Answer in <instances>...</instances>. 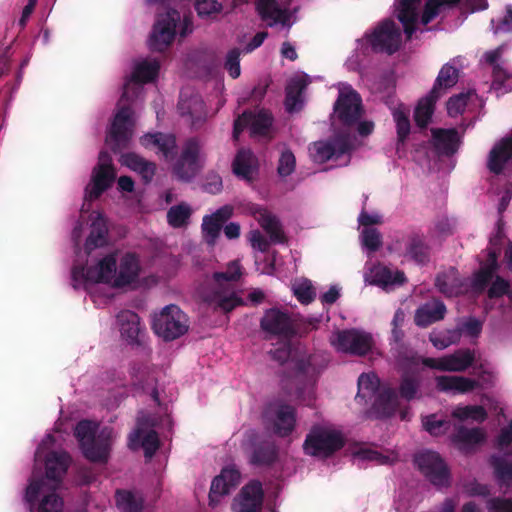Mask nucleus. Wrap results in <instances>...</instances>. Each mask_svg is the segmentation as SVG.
Wrapping results in <instances>:
<instances>
[{
    "label": "nucleus",
    "instance_id": "obj_1",
    "mask_svg": "<svg viewBox=\"0 0 512 512\" xmlns=\"http://www.w3.org/2000/svg\"><path fill=\"white\" fill-rule=\"evenodd\" d=\"M159 68L160 65L156 60H142L136 63L131 79L124 85L119 110L106 138V143L115 152L127 147L132 137V111L124 102L131 101L133 96L137 97L143 91L141 84L153 81Z\"/></svg>",
    "mask_w": 512,
    "mask_h": 512
},
{
    "label": "nucleus",
    "instance_id": "obj_2",
    "mask_svg": "<svg viewBox=\"0 0 512 512\" xmlns=\"http://www.w3.org/2000/svg\"><path fill=\"white\" fill-rule=\"evenodd\" d=\"M271 358L281 365L286 364L290 370L286 377L293 379L302 386L313 385L320 373L326 368L328 359L320 354L313 353L305 357L291 359V346L284 344L271 350Z\"/></svg>",
    "mask_w": 512,
    "mask_h": 512
},
{
    "label": "nucleus",
    "instance_id": "obj_3",
    "mask_svg": "<svg viewBox=\"0 0 512 512\" xmlns=\"http://www.w3.org/2000/svg\"><path fill=\"white\" fill-rule=\"evenodd\" d=\"M346 439L340 431L314 425L307 433L303 451L306 455L319 459H327L341 450Z\"/></svg>",
    "mask_w": 512,
    "mask_h": 512
},
{
    "label": "nucleus",
    "instance_id": "obj_4",
    "mask_svg": "<svg viewBox=\"0 0 512 512\" xmlns=\"http://www.w3.org/2000/svg\"><path fill=\"white\" fill-rule=\"evenodd\" d=\"M57 488V483L48 484L44 480H36L33 475L25 493L31 512H62L63 500L56 493Z\"/></svg>",
    "mask_w": 512,
    "mask_h": 512
},
{
    "label": "nucleus",
    "instance_id": "obj_5",
    "mask_svg": "<svg viewBox=\"0 0 512 512\" xmlns=\"http://www.w3.org/2000/svg\"><path fill=\"white\" fill-rule=\"evenodd\" d=\"M155 333L166 341L174 340L188 330V319L176 305H167L153 319Z\"/></svg>",
    "mask_w": 512,
    "mask_h": 512
},
{
    "label": "nucleus",
    "instance_id": "obj_6",
    "mask_svg": "<svg viewBox=\"0 0 512 512\" xmlns=\"http://www.w3.org/2000/svg\"><path fill=\"white\" fill-rule=\"evenodd\" d=\"M273 121V115L268 110L245 111L234 122L233 138L237 140L242 131L248 128L251 137L270 141L273 138Z\"/></svg>",
    "mask_w": 512,
    "mask_h": 512
},
{
    "label": "nucleus",
    "instance_id": "obj_7",
    "mask_svg": "<svg viewBox=\"0 0 512 512\" xmlns=\"http://www.w3.org/2000/svg\"><path fill=\"white\" fill-rule=\"evenodd\" d=\"M117 253H109L87 268L75 267L72 270L74 282L105 283L114 288Z\"/></svg>",
    "mask_w": 512,
    "mask_h": 512
},
{
    "label": "nucleus",
    "instance_id": "obj_8",
    "mask_svg": "<svg viewBox=\"0 0 512 512\" xmlns=\"http://www.w3.org/2000/svg\"><path fill=\"white\" fill-rule=\"evenodd\" d=\"M414 462L432 485L437 487L450 486V470L439 453L430 450L423 451L415 456Z\"/></svg>",
    "mask_w": 512,
    "mask_h": 512
},
{
    "label": "nucleus",
    "instance_id": "obj_9",
    "mask_svg": "<svg viewBox=\"0 0 512 512\" xmlns=\"http://www.w3.org/2000/svg\"><path fill=\"white\" fill-rule=\"evenodd\" d=\"M203 163L200 142L196 138L188 139L183 145L180 157L173 165V174L181 181H190L200 172Z\"/></svg>",
    "mask_w": 512,
    "mask_h": 512
},
{
    "label": "nucleus",
    "instance_id": "obj_10",
    "mask_svg": "<svg viewBox=\"0 0 512 512\" xmlns=\"http://www.w3.org/2000/svg\"><path fill=\"white\" fill-rule=\"evenodd\" d=\"M261 329L272 336L291 340L297 336V318L279 308H269L260 320Z\"/></svg>",
    "mask_w": 512,
    "mask_h": 512
},
{
    "label": "nucleus",
    "instance_id": "obj_11",
    "mask_svg": "<svg viewBox=\"0 0 512 512\" xmlns=\"http://www.w3.org/2000/svg\"><path fill=\"white\" fill-rule=\"evenodd\" d=\"M140 258L133 252H126L116 260L114 288L137 289L142 285Z\"/></svg>",
    "mask_w": 512,
    "mask_h": 512
},
{
    "label": "nucleus",
    "instance_id": "obj_12",
    "mask_svg": "<svg viewBox=\"0 0 512 512\" xmlns=\"http://www.w3.org/2000/svg\"><path fill=\"white\" fill-rule=\"evenodd\" d=\"M373 52L392 55L401 44V32L396 23L386 19L379 23L371 34L366 35Z\"/></svg>",
    "mask_w": 512,
    "mask_h": 512
},
{
    "label": "nucleus",
    "instance_id": "obj_13",
    "mask_svg": "<svg viewBox=\"0 0 512 512\" xmlns=\"http://www.w3.org/2000/svg\"><path fill=\"white\" fill-rule=\"evenodd\" d=\"M116 177L112 159L107 152H100L98 163L94 167L91 181L85 189V201L97 199L114 182Z\"/></svg>",
    "mask_w": 512,
    "mask_h": 512
},
{
    "label": "nucleus",
    "instance_id": "obj_14",
    "mask_svg": "<svg viewBox=\"0 0 512 512\" xmlns=\"http://www.w3.org/2000/svg\"><path fill=\"white\" fill-rule=\"evenodd\" d=\"M331 344L341 352L357 356L368 354L373 347V338L370 333L357 329L340 330L336 333Z\"/></svg>",
    "mask_w": 512,
    "mask_h": 512
},
{
    "label": "nucleus",
    "instance_id": "obj_15",
    "mask_svg": "<svg viewBox=\"0 0 512 512\" xmlns=\"http://www.w3.org/2000/svg\"><path fill=\"white\" fill-rule=\"evenodd\" d=\"M179 20V12L173 9L158 15L148 42L151 50L160 52L171 44L177 32Z\"/></svg>",
    "mask_w": 512,
    "mask_h": 512
},
{
    "label": "nucleus",
    "instance_id": "obj_16",
    "mask_svg": "<svg viewBox=\"0 0 512 512\" xmlns=\"http://www.w3.org/2000/svg\"><path fill=\"white\" fill-rule=\"evenodd\" d=\"M154 420L149 415H141L137 419V426L128 438V447L131 450L144 449L145 456L151 458L159 447L156 431L152 429Z\"/></svg>",
    "mask_w": 512,
    "mask_h": 512
},
{
    "label": "nucleus",
    "instance_id": "obj_17",
    "mask_svg": "<svg viewBox=\"0 0 512 512\" xmlns=\"http://www.w3.org/2000/svg\"><path fill=\"white\" fill-rule=\"evenodd\" d=\"M264 500L262 483L251 480L244 485L234 498L231 509L233 512H260Z\"/></svg>",
    "mask_w": 512,
    "mask_h": 512
},
{
    "label": "nucleus",
    "instance_id": "obj_18",
    "mask_svg": "<svg viewBox=\"0 0 512 512\" xmlns=\"http://www.w3.org/2000/svg\"><path fill=\"white\" fill-rule=\"evenodd\" d=\"M334 111L342 125L346 127L355 125L363 112L360 95L354 90L340 93L334 104Z\"/></svg>",
    "mask_w": 512,
    "mask_h": 512
},
{
    "label": "nucleus",
    "instance_id": "obj_19",
    "mask_svg": "<svg viewBox=\"0 0 512 512\" xmlns=\"http://www.w3.org/2000/svg\"><path fill=\"white\" fill-rule=\"evenodd\" d=\"M353 146L348 136L339 135L329 141H317L310 148L315 162L325 163L331 159L337 160L349 153Z\"/></svg>",
    "mask_w": 512,
    "mask_h": 512
},
{
    "label": "nucleus",
    "instance_id": "obj_20",
    "mask_svg": "<svg viewBox=\"0 0 512 512\" xmlns=\"http://www.w3.org/2000/svg\"><path fill=\"white\" fill-rule=\"evenodd\" d=\"M432 247L427 237L420 231H412L405 238L403 256L419 266L427 265L431 260Z\"/></svg>",
    "mask_w": 512,
    "mask_h": 512
},
{
    "label": "nucleus",
    "instance_id": "obj_21",
    "mask_svg": "<svg viewBox=\"0 0 512 512\" xmlns=\"http://www.w3.org/2000/svg\"><path fill=\"white\" fill-rule=\"evenodd\" d=\"M259 169V159L250 149H240L232 162L234 175L249 185L258 180Z\"/></svg>",
    "mask_w": 512,
    "mask_h": 512
},
{
    "label": "nucleus",
    "instance_id": "obj_22",
    "mask_svg": "<svg viewBox=\"0 0 512 512\" xmlns=\"http://www.w3.org/2000/svg\"><path fill=\"white\" fill-rule=\"evenodd\" d=\"M115 437L111 427L102 428L94 440L81 448L84 456L91 462L106 463Z\"/></svg>",
    "mask_w": 512,
    "mask_h": 512
},
{
    "label": "nucleus",
    "instance_id": "obj_23",
    "mask_svg": "<svg viewBox=\"0 0 512 512\" xmlns=\"http://www.w3.org/2000/svg\"><path fill=\"white\" fill-rule=\"evenodd\" d=\"M256 11L268 27H274L278 24L288 28L291 27V12L288 9L280 8L277 0H257Z\"/></svg>",
    "mask_w": 512,
    "mask_h": 512
},
{
    "label": "nucleus",
    "instance_id": "obj_24",
    "mask_svg": "<svg viewBox=\"0 0 512 512\" xmlns=\"http://www.w3.org/2000/svg\"><path fill=\"white\" fill-rule=\"evenodd\" d=\"M450 438L459 451L467 454L486 440V433L480 427L467 428L464 425H455V432Z\"/></svg>",
    "mask_w": 512,
    "mask_h": 512
},
{
    "label": "nucleus",
    "instance_id": "obj_25",
    "mask_svg": "<svg viewBox=\"0 0 512 512\" xmlns=\"http://www.w3.org/2000/svg\"><path fill=\"white\" fill-rule=\"evenodd\" d=\"M510 456L512 452L492 454L488 461L493 470V477L504 494L512 488V460L508 459Z\"/></svg>",
    "mask_w": 512,
    "mask_h": 512
},
{
    "label": "nucleus",
    "instance_id": "obj_26",
    "mask_svg": "<svg viewBox=\"0 0 512 512\" xmlns=\"http://www.w3.org/2000/svg\"><path fill=\"white\" fill-rule=\"evenodd\" d=\"M70 464V457L63 451H51L45 455L46 477L40 480L48 484L57 483L59 487L62 476L66 473Z\"/></svg>",
    "mask_w": 512,
    "mask_h": 512
},
{
    "label": "nucleus",
    "instance_id": "obj_27",
    "mask_svg": "<svg viewBox=\"0 0 512 512\" xmlns=\"http://www.w3.org/2000/svg\"><path fill=\"white\" fill-rule=\"evenodd\" d=\"M510 160H512V137H505L490 150L487 168L491 173L500 175Z\"/></svg>",
    "mask_w": 512,
    "mask_h": 512
},
{
    "label": "nucleus",
    "instance_id": "obj_28",
    "mask_svg": "<svg viewBox=\"0 0 512 512\" xmlns=\"http://www.w3.org/2000/svg\"><path fill=\"white\" fill-rule=\"evenodd\" d=\"M431 133L433 145L440 155L449 157L458 151L460 137L457 129L433 128Z\"/></svg>",
    "mask_w": 512,
    "mask_h": 512
},
{
    "label": "nucleus",
    "instance_id": "obj_29",
    "mask_svg": "<svg viewBox=\"0 0 512 512\" xmlns=\"http://www.w3.org/2000/svg\"><path fill=\"white\" fill-rule=\"evenodd\" d=\"M200 295L210 307L217 309L224 307V273H214L208 278L201 289Z\"/></svg>",
    "mask_w": 512,
    "mask_h": 512
},
{
    "label": "nucleus",
    "instance_id": "obj_30",
    "mask_svg": "<svg viewBox=\"0 0 512 512\" xmlns=\"http://www.w3.org/2000/svg\"><path fill=\"white\" fill-rule=\"evenodd\" d=\"M141 144L153 148L165 159H172L176 153V139L172 134L148 133L141 138Z\"/></svg>",
    "mask_w": 512,
    "mask_h": 512
},
{
    "label": "nucleus",
    "instance_id": "obj_31",
    "mask_svg": "<svg viewBox=\"0 0 512 512\" xmlns=\"http://www.w3.org/2000/svg\"><path fill=\"white\" fill-rule=\"evenodd\" d=\"M254 217L262 229L269 235L272 242H286V237L281 222L268 209L263 207L256 208L254 211Z\"/></svg>",
    "mask_w": 512,
    "mask_h": 512
},
{
    "label": "nucleus",
    "instance_id": "obj_32",
    "mask_svg": "<svg viewBox=\"0 0 512 512\" xmlns=\"http://www.w3.org/2000/svg\"><path fill=\"white\" fill-rule=\"evenodd\" d=\"M399 408V398L394 388H383L375 398L372 406L373 412L379 419L389 418Z\"/></svg>",
    "mask_w": 512,
    "mask_h": 512
},
{
    "label": "nucleus",
    "instance_id": "obj_33",
    "mask_svg": "<svg viewBox=\"0 0 512 512\" xmlns=\"http://www.w3.org/2000/svg\"><path fill=\"white\" fill-rule=\"evenodd\" d=\"M436 388L442 392L455 391L458 393H468L479 388V381L464 376H437Z\"/></svg>",
    "mask_w": 512,
    "mask_h": 512
},
{
    "label": "nucleus",
    "instance_id": "obj_34",
    "mask_svg": "<svg viewBox=\"0 0 512 512\" xmlns=\"http://www.w3.org/2000/svg\"><path fill=\"white\" fill-rule=\"evenodd\" d=\"M446 312L445 304L441 300H434L431 304H425L416 310L414 321L418 327L426 328L443 320Z\"/></svg>",
    "mask_w": 512,
    "mask_h": 512
},
{
    "label": "nucleus",
    "instance_id": "obj_35",
    "mask_svg": "<svg viewBox=\"0 0 512 512\" xmlns=\"http://www.w3.org/2000/svg\"><path fill=\"white\" fill-rule=\"evenodd\" d=\"M224 226V207H220L214 213L205 215L202 220L201 231L203 240L213 246L221 235Z\"/></svg>",
    "mask_w": 512,
    "mask_h": 512
},
{
    "label": "nucleus",
    "instance_id": "obj_36",
    "mask_svg": "<svg viewBox=\"0 0 512 512\" xmlns=\"http://www.w3.org/2000/svg\"><path fill=\"white\" fill-rule=\"evenodd\" d=\"M296 423L295 409L287 404H281L275 411L273 422L274 433L280 437H286L292 433Z\"/></svg>",
    "mask_w": 512,
    "mask_h": 512
},
{
    "label": "nucleus",
    "instance_id": "obj_37",
    "mask_svg": "<svg viewBox=\"0 0 512 512\" xmlns=\"http://www.w3.org/2000/svg\"><path fill=\"white\" fill-rule=\"evenodd\" d=\"M121 163L137 172L148 183L155 175L156 166L135 153H126L121 156Z\"/></svg>",
    "mask_w": 512,
    "mask_h": 512
},
{
    "label": "nucleus",
    "instance_id": "obj_38",
    "mask_svg": "<svg viewBox=\"0 0 512 512\" xmlns=\"http://www.w3.org/2000/svg\"><path fill=\"white\" fill-rule=\"evenodd\" d=\"M107 225L104 218L97 214L91 224V231L85 243V250L90 254L94 249L104 246L107 243Z\"/></svg>",
    "mask_w": 512,
    "mask_h": 512
},
{
    "label": "nucleus",
    "instance_id": "obj_39",
    "mask_svg": "<svg viewBox=\"0 0 512 512\" xmlns=\"http://www.w3.org/2000/svg\"><path fill=\"white\" fill-rule=\"evenodd\" d=\"M458 79L459 70L447 63L440 69L430 92L434 95H438L440 98L443 91L450 89L457 84Z\"/></svg>",
    "mask_w": 512,
    "mask_h": 512
},
{
    "label": "nucleus",
    "instance_id": "obj_40",
    "mask_svg": "<svg viewBox=\"0 0 512 512\" xmlns=\"http://www.w3.org/2000/svg\"><path fill=\"white\" fill-rule=\"evenodd\" d=\"M438 99V95L429 92L427 96L418 102L414 111V120L419 128H426L428 126L434 114L435 104Z\"/></svg>",
    "mask_w": 512,
    "mask_h": 512
},
{
    "label": "nucleus",
    "instance_id": "obj_41",
    "mask_svg": "<svg viewBox=\"0 0 512 512\" xmlns=\"http://www.w3.org/2000/svg\"><path fill=\"white\" fill-rule=\"evenodd\" d=\"M278 457V449L273 442L264 441L255 446L251 463L255 466H270Z\"/></svg>",
    "mask_w": 512,
    "mask_h": 512
},
{
    "label": "nucleus",
    "instance_id": "obj_42",
    "mask_svg": "<svg viewBox=\"0 0 512 512\" xmlns=\"http://www.w3.org/2000/svg\"><path fill=\"white\" fill-rule=\"evenodd\" d=\"M117 320L120 325L121 335L129 342H134L140 332V320L136 313L125 310L117 315Z\"/></svg>",
    "mask_w": 512,
    "mask_h": 512
},
{
    "label": "nucleus",
    "instance_id": "obj_43",
    "mask_svg": "<svg viewBox=\"0 0 512 512\" xmlns=\"http://www.w3.org/2000/svg\"><path fill=\"white\" fill-rule=\"evenodd\" d=\"M446 357L449 372H463L474 363L475 353L469 348H463L446 355Z\"/></svg>",
    "mask_w": 512,
    "mask_h": 512
},
{
    "label": "nucleus",
    "instance_id": "obj_44",
    "mask_svg": "<svg viewBox=\"0 0 512 512\" xmlns=\"http://www.w3.org/2000/svg\"><path fill=\"white\" fill-rule=\"evenodd\" d=\"M420 379L415 374L404 373L400 378L398 397L407 402L420 398Z\"/></svg>",
    "mask_w": 512,
    "mask_h": 512
},
{
    "label": "nucleus",
    "instance_id": "obj_45",
    "mask_svg": "<svg viewBox=\"0 0 512 512\" xmlns=\"http://www.w3.org/2000/svg\"><path fill=\"white\" fill-rule=\"evenodd\" d=\"M392 116L396 123L397 145H404L411 130L409 110L403 105H399L397 108L393 109Z\"/></svg>",
    "mask_w": 512,
    "mask_h": 512
},
{
    "label": "nucleus",
    "instance_id": "obj_46",
    "mask_svg": "<svg viewBox=\"0 0 512 512\" xmlns=\"http://www.w3.org/2000/svg\"><path fill=\"white\" fill-rule=\"evenodd\" d=\"M193 213L191 206L185 202L174 205L167 211V222L173 228L186 227Z\"/></svg>",
    "mask_w": 512,
    "mask_h": 512
},
{
    "label": "nucleus",
    "instance_id": "obj_47",
    "mask_svg": "<svg viewBox=\"0 0 512 512\" xmlns=\"http://www.w3.org/2000/svg\"><path fill=\"white\" fill-rule=\"evenodd\" d=\"M116 503L121 512H141L143 508V498L129 491H117Z\"/></svg>",
    "mask_w": 512,
    "mask_h": 512
},
{
    "label": "nucleus",
    "instance_id": "obj_48",
    "mask_svg": "<svg viewBox=\"0 0 512 512\" xmlns=\"http://www.w3.org/2000/svg\"><path fill=\"white\" fill-rule=\"evenodd\" d=\"M460 0H426L421 22L424 25L429 24L438 16L443 8H453L459 4Z\"/></svg>",
    "mask_w": 512,
    "mask_h": 512
},
{
    "label": "nucleus",
    "instance_id": "obj_49",
    "mask_svg": "<svg viewBox=\"0 0 512 512\" xmlns=\"http://www.w3.org/2000/svg\"><path fill=\"white\" fill-rule=\"evenodd\" d=\"M451 415L460 421L472 419L479 423L484 422L488 417L485 408L480 405L458 406L452 411Z\"/></svg>",
    "mask_w": 512,
    "mask_h": 512
},
{
    "label": "nucleus",
    "instance_id": "obj_50",
    "mask_svg": "<svg viewBox=\"0 0 512 512\" xmlns=\"http://www.w3.org/2000/svg\"><path fill=\"white\" fill-rule=\"evenodd\" d=\"M133 384L141 387L143 390L151 389V395L154 400H158V392L154 387L155 377L146 367L133 368Z\"/></svg>",
    "mask_w": 512,
    "mask_h": 512
},
{
    "label": "nucleus",
    "instance_id": "obj_51",
    "mask_svg": "<svg viewBox=\"0 0 512 512\" xmlns=\"http://www.w3.org/2000/svg\"><path fill=\"white\" fill-rule=\"evenodd\" d=\"M292 290L294 296L303 305L310 304L316 298V290L312 282L308 279L295 282L292 286Z\"/></svg>",
    "mask_w": 512,
    "mask_h": 512
},
{
    "label": "nucleus",
    "instance_id": "obj_52",
    "mask_svg": "<svg viewBox=\"0 0 512 512\" xmlns=\"http://www.w3.org/2000/svg\"><path fill=\"white\" fill-rule=\"evenodd\" d=\"M435 286L446 297H454L459 293L458 280L447 273H439L435 278Z\"/></svg>",
    "mask_w": 512,
    "mask_h": 512
},
{
    "label": "nucleus",
    "instance_id": "obj_53",
    "mask_svg": "<svg viewBox=\"0 0 512 512\" xmlns=\"http://www.w3.org/2000/svg\"><path fill=\"white\" fill-rule=\"evenodd\" d=\"M492 86L501 93H507L512 90V73L508 72L501 65H495L492 70Z\"/></svg>",
    "mask_w": 512,
    "mask_h": 512
},
{
    "label": "nucleus",
    "instance_id": "obj_54",
    "mask_svg": "<svg viewBox=\"0 0 512 512\" xmlns=\"http://www.w3.org/2000/svg\"><path fill=\"white\" fill-rule=\"evenodd\" d=\"M306 88V83L302 79L292 80L286 87V108L289 112L293 111L296 104L300 102L302 93Z\"/></svg>",
    "mask_w": 512,
    "mask_h": 512
},
{
    "label": "nucleus",
    "instance_id": "obj_55",
    "mask_svg": "<svg viewBox=\"0 0 512 512\" xmlns=\"http://www.w3.org/2000/svg\"><path fill=\"white\" fill-rule=\"evenodd\" d=\"M422 425L431 436L437 437L444 435L448 431L450 422L437 419L436 414H429L422 417Z\"/></svg>",
    "mask_w": 512,
    "mask_h": 512
},
{
    "label": "nucleus",
    "instance_id": "obj_56",
    "mask_svg": "<svg viewBox=\"0 0 512 512\" xmlns=\"http://www.w3.org/2000/svg\"><path fill=\"white\" fill-rule=\"evenodd\" d=\"M96 430L97 424L93 421L83 420L77 424L75 428V436L77 437L81 448L97 437L95 436Z\"/></svg>",
    "mask_w": 512,
    "mask_h": 512
},
{
    "label": "nucleus",
    "instance_id": "obj_57",
    "mask_svg": "<svg viewBox=\"0 0 512 512\" xmlns=\"http://www.w3.org/2000/svg\"><path fill=\"white\" fill-rule=\"evenodd\" d=\"M397 18L402 23L407 38L410 39L416 31V9L399 7Z\"/></svg>",
    "mask_w": 512,
    "mask_h": 512
},
{
    "label": "nucleus",
    "instance_id": "obj_58",
    "mask_svg": "<svg viewBox=\"0 0 512 512\" xmlns=\"http://www.w3.org/2000/svg\"><path fill=\"white\" fill-rule=\"evenodd\" d=\"M178 108L182 115H190L192 118L199 119L204 110V103L198 96H193L189 100L181 99Z\"/></svg>",
    "mask_w": 512,
    "mask_h": 512
},
{
    "label": "nucleus",
    "instance_id": "obj_59",
    "mask_svg": "<svg viewBox=\"0 0 512 512\" xmlns=\"http://www.w3.org/2000/svg\"><path fill=\"white\" fill-rule=\"evenodd\" d=\"M471 92H461L459 94L453 95L447 101V112L449 116L455 117L459 114H462L465 111V108L470 99Z\"/></svg>",
    "mask_w": 512,
    "mask_h": 512
},
{
    "label": "nucleus",
    "instance_id": "obj_60",
    "mask_svg": "<svg viewBox=\"0 0 512 512\" xmlns=\"http://www.w3.org/2000/svg\"><path fill=\"white\" fill-rule=\"evenodd\" d=\"M224 497V468L220 471L212 481L209 493V505L211 507L218 506Z\"/></svg>",
    "mask_w": 512,
    "mask_h": 512
},
{
    "label": "nucleus",
    "instance_id": "obj_61",
    "mask_svg": "<svg viewBox=\"0 0 512 512\" xmlns=\"http://www.w3.org/2000/svg\"><path fill=\"white\" fill-rule=\"evenodd\" d=\"M296 167V158L289 149L284 150L278 160L277 173L280 177L291 175Z\"/></svg>",
    "mask_w": 512,
    "mask_h": 512
},
{
    "label": "nucleus",
    "instance_id": "obj_62",
    "mask_svg": "<svg viewBox=\"0 0 512 512\" xmlns=\"http://www.w3.org/2000/svg\"><path fill=\"white\" fill-rule=\"evenodd\" d=\"M361 238L363 246L371 252L379 250L382 245V235L376 228H363Z\"/></svg>",
    "mask_w": 512,
    "mask_h": 512
},
{
    "label": "nucleus",
    "instance_id": "obj_63",
    "mask_svg": "<svg viewBox=\"0 0 512 512\" xmlns=\"http://www.w3.org/2000/svg\"><path fill=\"white\" fill-rule=\"evenodd\" d=\"M496 271L491 268L481 266L480 269L474 274L472 287L477 292H483L489 283L492 281Z\"/></svg>",
    "mask_w": 512,
    "mask_h": 512
},
{
    "label": "nucleus",
    "instance_id": "obj_64",
    "mask_svg": "<svg viewBox=\"0 0 512 512\" xmlns=\"http://www.w3.org/2000/svg\"><path fill=\"white\" fill-rule=\"evenodd\" d=\"M241 50L233 48L226 53V72L233 79H237L241 74L240 68Z\"/></svg>",
    "mask_w": 512,
    "mask_h": 512
}]
</instances>
